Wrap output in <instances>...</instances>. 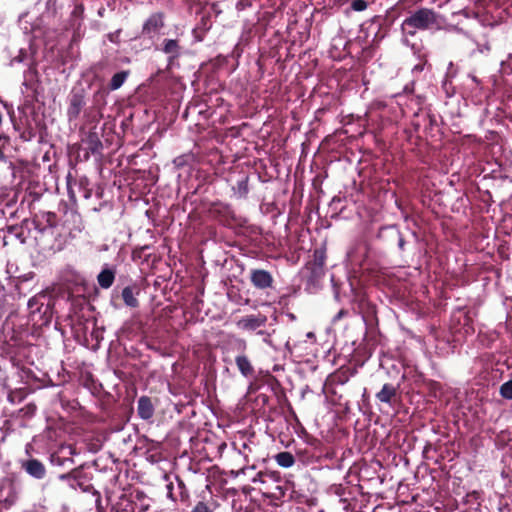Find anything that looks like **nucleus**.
Returning <instances> with one entry per match:
<instances>
[{"label": "nucleus", "instance_id": "1", "mask_svg": "<svg viewBox=\"0 0 512 512\" xmlns=\"http://www.w3.org/2000/svg\"><path fill=\"white\" fill-rule=\"evenodd\" d=\"M443 17L433 9L420 8L406 17L401 24L404 36L414 37L418 31L440 30L443 27Z\"/></svg>", "mask_w": 512, "mask_h": 512}, {"label": "nucleus", "instance_id": "2", "mask_svg": "<svg viewBox=\"0 0 512 512\" xmlns=\"http://www.w3.org/2000/svg\"><path fill=\"white\" fill-rule=\"evenodd\" d=\"M59 480L66 481L72 488H79L83 492H92L96 497L95 503L99 507L101 503V495L94 488L93 484V469L92 467L84 464L77 468L72 469L68 473L60 474Z\"/></svg>", "mask_w": 512, "mask_h": 512}, {"label": "nucleus", "instance_id": "3", "mask_svg": "<svg viewBox=\"0 0 512 512\" xmlns=\"http://www.w3.org/2000/svg\"><path fill=\"white\" fill-rule=\"evenodd\" d=\"M326 250L317 248L313 251L312 259L303 268V277L307 285L317 287L325 276Z\"/></svg>", "mask_w": 512, "mask_h": 512}, {"label": "nucleus", "instance_id": "4", "mask_svg": "<svg viewBox=\"0 0 512 512\" xmlns=\"http://www.w3.org/2000/svg\"><path fill=\"white\" fill-rule=\"evenodd\" d=\"M166 14L163 11L152 13L143 23L141 34L143 37L153 39L165 27Z\"/></svg>", "mask_w": 512, "mask_h": 512}, {"label": "nucleus", "instance_id": "5", "mask_svg": "<svg viewBox=\"0 0 512 512\" xmlns=\"http://www.w3.org/2000/svg\"><path fill=\"white\" fill-rule=\"evenodd\" d=\"M235 347L241 352L235 358V364L239 372L245 378H254L256 373L255 368L248 356L244 354L247 349V342L244 339H235Z\"/></svg>", "mask_w": 512, "mask_h": 512}, {"label": "nucleus", "instance_id": "6", "mask_svg": "<svg viewBox=\"0 0 512 512\" xmlns=\"http://www.w3.org/2000/svg\"><path fill=\"white\" fill-rule=\"evenodd\" d=\"M251 285L260 291H267L274 288V277L272 273L263 268H252L249 272Z\"/></svg>", "mask_w": 512, "mask_h": 512}, {"label": "nucleus", "instance_id": "7", "mask_svg": "<svg viewBox=\"0 0 512 512\" xmlns=\"http://www.w3.org/2000/svg\"><path fill=\"white\" fill-rule=\"evenodd\" d=\"M157 402L158 400L156 398L153 399L146 395L140 396L139 399L137 400L138 417L144 421L152 423L155 415V408Z\"/></svg>", "mask_w": 512, "mask_h": 512}, {"label": "nucleus", "instance_id": "8", "mask_svg": "<svg viewBox=\"0 0 512 512\" xmlns=\"http://www.w3.org/2000/svg\"><path fill=\"white\" fill-rule=\"evenodd\" d=\"M400 384L385 383L381 390L376 393V399L381 403L393 405L400 398Z\"/></svg>", "mask_w": 512, "mask_h": 512}, {"label": "nucleus", "instance_id": "9", "mask_svg": "<svg viewBox=\"0 0 512 512\" xmlns=\"http://www.w3.org/2000/svg\"><path fill=\"white\" fill-rule=\"evenodd\" d=\"M21 468L31 477L41 480L46 476L45 465L36 458L22 461Z\"/></svg>", "mask_w": 512, "mask_h": 512}, {"label": "nucleus", "instance_id": "10", "mask_svg": "<svg viewBox=\"0 0 512 512\" xmlns=\"http://www.w3.org/2000/svg\"><path fill=\"white\" fill-rule=\"evenodd\" d=\"M267 317L263 314L247 315L242 317L238 322V328L245 331H255L256 329L265 326Z\"/></svg>", "mask_w": 512, "mask_h": 512}, {"label": "nucleus", "instance_id": "11", "mask_svg": "<svg viewBox=\"0 0 512 512\" xmlns=\"http://www.w3.org/2000/svg\"><path fill=\"white\" fill-rule=\"evenodd\" d=\"M210 216L221 222L227 223L232 218V210L229 205L223 203H213L209 208Z\"/></svg>", "mask_w": 512, "mask_h": 512}, {"label": "nucleus", "instance_id": "12", "mask_svg": "<svg viewBox=\"0 0 512 512\" xmlns=\"http://www.w3.org/2000/svg\"><path fill=\"white\" fill-rule=\"evenodd\" d=\"M86 102L84 96L80 93H74L71 95L67 115L70 120L77 119L80 115L82 108Z\"/></svg>", "mask_w": 512, "mask_h": 512}, {"label": "nucleus", "instance_id": "13", "mask_svg": "<svg viewBox=\"0 0 512 512\" xmlns=\"http://www.w3.org/2000/svg\"><path fill=\"white\" fill-rule=\"evenodd\" d=\"M161 50L168 55L169 62H173L181 55V46L176 39H164Z\"/></svg>", "mask_w": 512, "mask_h": 512}, {"label": "nucleus", "instance_id": "14", "mask_svg": "<svg viewBox=\"0 0 512 512\" xmlns=\"http://www.w3.org/2000/svg\"><path fill=\"white\" fill-rule=\"evenodd\" d=\"M356 313L362 316L364 322L367 325L371 326L373 324H376L378 321L376 306L371 301H367L365 304H363V306L360 307V309H358Z\"/></svg>", "mask_w": 512, "mask_h": 512}, {"label": "nucleus", "instance_id": "15", "mask_svg": "<svg viewBox=\"0 0 512 512\" xmlns=\"http://www.w3.org/2000/svg\"><path fill=\"white\" fill-rule=\"evenodd\" d=\"M85 144L87 145V153L85 155L86 160L89 158V153H92L93 155L100 154L103 148V144L96 132H89L85 139Z\"/></svg>", "mask_w": 512, "mask_h": 512}, {"label": "nucleus", "instance_id": "16", "mask_svg": "<svg viewBox=\"0 0 512 512\" xmlns=\"http://www.w3.org/2000/svg\"><path fill=\"white\" fill-rule=\"evenodd\" d=\"M177 483H178V490H179L178 497H174V495H173V492H172L173 486H172V484H169L167 486V488H168V495H169V497L173 501L179 500L182 504H184L185 506H188L189 505V500H190L189 491H188V489L186 488L184 482L181 479L177 478Z\"/></svg>", "mask_w": 512, "mask_h": 512}, {"label": "nucleus", "instance_id": "17", "mask_svg": "<svg viewBox=\"0 0 512 512\" xmlns=\"http://www.w3.org/2000/svg\"><path fill=\"white\" fill-rule=\"evenodd\" d=\"M350 376V369L342 367L329 375L327 378V383L330 385H344L349 381Z\"/></svg>", "mask_w": 512, "mask_h": 512}, {"label": "nucleus", "instance_id": "18", "mask_svg": "<svg viewBox=\"0 0 512 512\" xmlns=\"http://www.w3.org/2000/svg\"><path fill=\"white\" fill-rule=\"evenodd\" d=\"M115 280V270L111 268H104L97 276V281L102 289H109Z\"/></svg>", "mask_w": 512, "mask_h": 512}, {"label": "nucleus", "instance_id": "19", "mask_svg": "<svg viewBox=\"0 0 512 512\" xmlns=\"http://www.w3.org/2000/svg\"><path fill=\"white\" fill-rule=\"evenodd\" d=\"M138 293V289L136 286H126L123 288L121 296L126 306L131 308H136L139 306L138 299L134 296V293Z\"/></svg>", "mask_w": 512, "mask_h": 512}, {"label": "nucleus", "instance_id": "20", "mask_svg": "<svg viewBox=\"0 0 512 512\" xmlns=\"http://www.w3.org/2000/svg\"><path fill=\"white\" fill-rule=\"evenodd\" d=\"M129 75V70H123L115 73L109 82V89L112 91L119 89L124 84Z\"/></svg>", "mask_w": 512, "mask_h": 512}, {"label": "nucleus", "instance_id": "21", "mask_svg": "<svg viewBox=\"0 0 512 512\" xmlns=\"http://www.w3.org/2000/svg\"><path fill=\"white\" fill-rule=\"evenodd\" d=\"M274 458L277 464L283 468H289L295 463L294 456L287 451L276 454Z\"/></svg>", "mask_w": 512, "mask_h": 512}, {"label": "nucleus", "instance_id": "22", "mask_svg": "<svg viewBox=\"0 0 512 512\" xmlns=\"http://www.w3.org/2000/svg\"><path fill=\"white\" fill-rule=\"evenodd\" d=\"M351 290L353 292V300H352L353 310L356 312L358 309H360V307L363 306V304H365L367 301H369V299L365 293H363L361 291H357L354 288H352Z\"/></svg>", "mask_w": 512, "mask_h": 512}, {"label": "nucleus", "instance_id": "23", "mask_svg": "<svg viewBox=\"0 0 512 512\" xmlns=\"http://www.w3.org/2000/svg\"><path fill=\"white\" fill-rule=\"evenodd\" d=\"M499 394L506 400H512V379L504 382L499 388Z\"/></svg>", "mask_w": 512, "mask_h": 512}, {"label": "nucleus", "instance_id": "24", "mask_svg": "<svg viewBox=\"0 0 512 512\" xmlns=\"http://www.w3.org/2000/svg\"><path fill=\"white\" fill-rule=\"evenodd\" d=\"M248 180V177L245 176L243 179L237 182L236 191L240 197H246L249 192Z\"/></svg>", "mask_w": 512, "mask_h": 512}, {"label": "nucleus", "instance_id": "25", "mask_svg": "<svg viewBox=\"0 0 512 512\" xmlns=\"http://www.w3.org/2000/svg\"><path fill=\"white\" fill-rule=\"evenodd\" d=\"M43 218L45 219L46 226L49 228H55L58 225V219L57 215L54 212H46L43 215Z\"/></svg>", "mask_w": 512, "mask_h": 512}, {"label": "nucleus", "instance_id": "26", "mask_svg": "<svg viewBox=\"0 0 512 512\" xmlns=\"http://www.w3.org/2000/svg\"><path fill=\"white\" fill-rule=\"evenodd\" d=\"M191 512H214L211 504L207 501H199Z\"/></svg>", "mask_w": 512, "mask_h": 512}, {"label": "nucleus", "instance_id": "27", "mask_svg": "<svg viewBox=\"0 0 512 512\" xmlns=\"http://www.w3.org/2000/svg\"><path fill=\"white\" fill-rule=\"evenodd\" d=\"M388 231H390L392 236L397 240L398 247L400 248V250H403L404 245H405V240H404L402 234L398 230L393 229V228L388 229Z\"/></svg>", "mask_w": 512, "mask_h": 512}, {"label": "nucleus", "instance_id": "28", "mask_svg": "<svg viewBox=\"0 0 512 512\" xmlns=\"http://www.w3.org/2000/svg\"><path fill=\"white\" fill-rule=\"evenodd\" d=\"M368 4L365 0H353L351 2V8L354 11L361 12L367 8Z\"/></svg>", "mask_w": 512, "mask_h": 512}, {"label": "nucleus", "instance_id": "29", "mask_svg": "<svg viewBox=\"0 0 512 512\" xmlns=\"http://www.w3.org/2000/svg\"><path fill=\"white\" fill-rule=\"evenodd\" d=\"M7 232L9 234L15 235L17 238H21V236L23 234L22 229L20 227H18L17 225L8 226Z\"/></svg>", "mask_w": 512, "mask_h": 512}, {"label": "nucleus", "instance_id": "30", "mask_svg": "<svg viewBox=\"0 0 512 512\" xmlns=\"http://www.w3.org/2000/svg\"><path fill=\"white\" fill-rule=\"evenodd\" d=\"M120 33H121V30L111 32L107 35V38L110 42L118 44L120 42V39H119Z\"/></svg>", "mask_w": 512, "mask_h": 512}, {"label": "nucleus", "instance_id": "31", "mask_svg": "<svg viewBox=\"0 0 512 512\" xmlns=\"http://www.w3.org/2000/svg\"><path fill=\"white\" fill-rule=\"evenodd\" d=\"M472 318L469 315V312H465L464 314V326H467L468 329H473L472 326Z\"/></svg>", "mask_w": 512, "mask_h": 512}, {"label": "nucleus", "instance_id": "32", "mask_svg": "<svg viewBox=\"0 0 512 512\" xmlns=\"http://www.w3.org/2000/svg\"><path fill=\"white\" fill-rule=\"evenodd\" d=\"M35 306H38V299L33 297L28 301V307L32 310V313L36 312V310H33Z\"/></svg>", "mask_w": 512, "mask_h": 512}, {"label": "nucleus", "instance_id": "33", "mask_svg": "<svg viewBox=\"0 0 512 512\" xmlns=\"http://www.w3.org/2000/svg\"><path fill=\"white\" fill-rule=\"evenodd\" d=\"M348 314V311L345 310V309H341L337 315L334 317V320L337 321V320H340L341 318H343L344 316H346Z\"/></svg>", "mask_w": 512, "mask_h": 512}, {"label": "nucleus", "instance_id": "34", "mask_svg": "<svg viewBox=\"0 0 512 512\" xmlns=\"http://www.w3.org/2000/svg\"><path fill=\"white\" fill-rule=\"evenodd\" d=\"M247 4H248V0H240V1L237 3L236 7H237V9H238V10H242V9H244V7H245Z\"/></svg>", "mask_w": 512, "mask_h": 512}, {"label": "nucleus", "instance_id": "35", "mask_svg": "<svg viewBox=\"0 0 512 512\" xmlns=\"http://www.w3.org/2000/svg\"><path fill=\"white\" fill-rule=\"evenodd\" d=\"M7 157L4 154L3 150L0 148V161H6Z\"/></svg>", "mask_w": 512, "mask_h": 512}, {"label": "nucleus", "instance_id": "36", "mask_svg": "<svg viewBox=\"0 0 512 512\" xmlns=\"http://www.w3.org/2000/svg\"><path fill=\"white\" fill-rule=\"evenodd\" d=\"M425 119L429 120V122H432V119H431L430 115H428V114L425 115Z\"/></svg>", "mask_w": 512, "mask_h": 512}, {"label": "nucleus", "instance_id": "37", "mask_svg": "<svg viewBox=\"0 0 512 512\" xmlns=\"http://www.w3.org/2000/svg\"><path fill=\"white\" fill-rule=\"evenodd\" d=\"M413 125H414V127H415V129H416V130H418V129H419V126H420V125H419V123H413Z\"/></svg>", "mask_w": 512, "mask_h": 512}, {"label": "nucleus", "instance_id": "38", "mask_svg": "<svg viewBox=\"0 0 512 512\" xmlns=\"http://www.w3.org/2000/svg\"><path fill=\"white\" fill-rule=\"evenodd\" d=\"M21 137L24 139V141L29 140V138H26L24 135H22Z\"/></svg>", "mask_w": 512, "mask_h": 512}]
</instances>
